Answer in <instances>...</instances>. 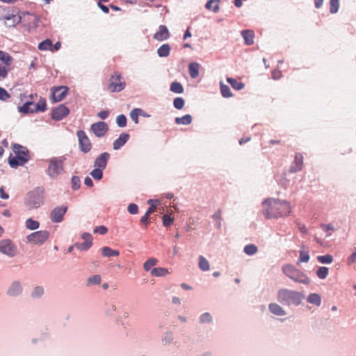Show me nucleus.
Here are the masks:
<instances>
[{
	"label": "nucleus",
	"mask_w": 356,
	"mask_h": 356,
	"mask_svg": "<svg viewBox=\"0 0 356 356\" xmlns=\"http://www.w3.org/2000/svg\"><path fill=\"white\" fill-rule=\"evenodd\" d=\"M169 37L170 33L168 29L164 25L159 26V31L154 35V38L158 41L167 40Z\"/></svg>",
	"instance_id": "f3484780"
},
{
	"label": "nucleus",
	"mask_w": 356,
	"mask_h": 356,
	"mask_svg": "<svg viewBox=\"0 0 356 356\" xmlns=\"http://www.w3.org/2000/svg\"><path fill=\"white\" fill-rule=\"evenodd\" d=\"M79 140V145L81 152L83 153L89 152L92 149V144L86 134L83 130H79L76 132Z\"/></svg>",
	"instance_id": "1a4fd4ad"
},
{
	"label": "nucleus",
	"mask_w": 356,
	"mask_h": 356,
	"mask_svg": "<svg viewBox=\"0 0 356 356\" xmlns=\"http://www.w3.org/2000/svg\"><path fill=\"white\" fill-rule=\"evenodd\" d=\"M220 92L222 96L225 98L232 97V93L230 90V88L228 86L224 84L222 81L220 83Z\"/></svg>",
	"instance_id": "72a5a7b5"
},
{
	"label": "nucleus",
	"mask_w": 356,
	"mask_h": 356,
	"mask_svg": "<svg viewBox=\"0 0 356 356\" xmlns=\"http://www.w3.org/2000/svg\"><path fill=\"white\" fill-rule=\"evenodd\" d=\"M53 44L51 40L46 39L44 41L41 42L38 45V49L40 51H45V50H50L51 51H54L53 49Z\"/></svg>",
	"instance_id": "c756f323"
},
{
	"label": "nucleus",
	"mask_w": 356,
	"mask_h": 356,
	"mask_svg": "<svg viewBox=\"0 0 356 356\" xmlns=\"http://www.w3.org/2000/svg\"><path fill=\"white\" fill-rule=\"evenodd\" d=\"M47 108V103L44 98H40L38 103L27 102L19 107V111L23 113L43 112Z\"/></svg>",
	"instance_id": "39448f33"
},
{
	"label": "nucleus",
	"mask_w": 356,
	"mask_h": 356,
	"mask_svg": "<svg viewBox=\"0 0 356 356\" xmlns=\"http://www.w3.org/2000/svg\"><path fill=\"white\" fill-rule=\"evenodd\" d=\"M13 151L15 156L8 158V163L12 168H17L19 165H23L29 160V152L26 147L19 144L13 145Z\"/></svg>",
	"instance_id": "7ed1b4c3"
},
{
	"label": "nucleus",
	"mask_w": 356,
	"mask_h": 356,
	"mask_svg": "<svg viewBox=\"0 0 356 356\" xmlns=\"http://www.w3.org/2000/svg\"><path fill=\"white\" fill-rule=\"evenodd\" d=\"M68 88L66 86H58L54 89L52 99L54 102H58L62 101L68 93Z\"/></svg>",
	"instance_id": "4468645a"
},
{
	"label": "nucleus",
	"mask_w": 356,
	"mask_h": 356,
	"mask_svg": "<svg viewBox=\"0 0 356 356\" xmlns=\"http://www.w3.org/2000/svg\"><path fill=\"white\" fill-rule=\"evenodd\" d=\"M110 159V154L108 152L102 153L95 161L94 166L95 168L104 170L106 167L107 162Z\"/></svg>",
	"instance_id": "2eb2a0df"
},
{
	"label": "nucleus",
	"mask_w": 356,
	"mask_h": 356,
	"mask_svg": "<svg viewBox=\"0 0 356 356\" xmlns=\"http://www.w3.org/2000/svg\"><path fill=\"white\" fill-rule=\"evenodd\" d=\"M158 260L155 258H149L143 264V268L145 271H149L152 267L157 264Z\"/></svg>",
	"instance_id": "e433bc0d"
},
{
	"label": "nucleus",
	"mask_w": 356,
	"mask_h": 356,
	"mask_svg": "<svg viewBox=\"0 0 356 356\" xmlns=\"http://www.w3.org/2000/svg\"><path fill=\"white\" fill-rule=\"evenodd\" d=\"M102 255L106 257H117L119 256L120 252L117 250H112L109 247H104L102 248Z\"/></svg>",
	"instance_id": "cd10ccee"
},
{
	"label": "nucleus",
	"mask_w": 356,
	"mask_h": 356,
	"mask_svg": "<svg viewBox=\"0 0 356 356\" xmlns=\"http://www.w3.org/2000/svg\"><path fill=\"white\" fill-rule=\"evenodd\" d=\"M356 261V248L355 251L351 254V255L348 259V264L349 265L355 263Z\"/></svg>",
	"instance_id": "0e129e2a"
},
{
	"label": "nucleus",
	"mask_w": 356,
	"mask_h": 356,
	"mask_svg": "<svg viewBox=\"0 0 356 356\" xmlns=\"http://www.w3.org/2000/svg\"><path fill=\"white\" fill-rule=\"evenodd\" d=\"M185 102L181 97H176L173 101V105L177 109H181L184 106Z\"/></svg>",
	"instance_id": "de8ad7c7"
},
{
	"label": "nucleus",
	"mask_w": 356,
	"mask_h": 356,
	"mask_svg": "<svg viewBox=\"0 0 356 356\" xmlns=\"http://www.w3.org/2000/svg\"><path fill=\"white\" fill-rule=\"evenodd\" d=\"M140 113H143L141 108H134L130 112V117L136 124L138 123V116L140 115Z\"/></svg>",
	"instance_id": "58836bf2"
},
{
	"label": "nucleus",
	"mask_w": 356,
	"mask_h": 356,
	"mask_svg": "<svg viewBox=\"0 0 356 356\" xmlns=\"http://www.w3.org/2000/svg\"><path fill=\"white\" fill-rule=\"evenodd\" d=\"M270 312L276 316H284L286 312L284 309L277 303H270L268 305Z\"/></svg>",
	"instance_id": "aec40b11"
},
{
	"label": "nucleus",
	"mask_w": 356,
	"mask_h": 356,
	"mask_svg": "<svg viewBox=\"0 0 356 356\" xmlns=\"http://www.w3.org/2000/svg\"><path fill=\"white\" fill-rule=\"evenodd\" d=\"M199 267L203 271L209 270V261L203 256H200L199 257Z\"/></svg>",
	"instance_id": "c9c22d12"
},
{
	"label": "nucleus",
	"mask_w": 356,
	"mask_h": 356,
	"mask_svg": "<svg viewBox=\"0 0 356 356\" xmlns=\"http://www.w3.org/2000/svg\"><path fill=\"white\" fill-rule=\"evenodd\" d=\"M127 210H128L129 213L131 214H136L138 212V207L137 204H136L134 203H131V204H129V206L127 207Z\"/></svg>",
	"instance_id": "4d7b16f0"
},
{
	"label": "nucleus",
	"mask_w": 356,
	"mask_h": 356,
	"mask_svg": "<svg viewBox=\"0 0 356 356\" xmlns=\"http://www.w3.org/2000/svg\"><path fill=\"white\" fill-rule=\"evenodd\" d=\"M103 170L101 168H95L91 172V176L96 180H99L103 176Z\"/></svg>",
	"instance_id": "49530a36"
},
{
	"label": "nucleus",
	"mask_w": 356,
	"mask_h": 356,
	"mask_svg": "<svg viewBox=\"0 0 356 356\" xmlns=\"http://www.w3.org/2000/svg\"><path fill=\"white\" fill-rule=\"evenodd\" d=\"M11 68L6 65H1L0 64V78L5 79L8 76V73L10 71Z\"/></svg>",
	"instance_id": "3c124183"
},
{
	"label": "nucleus",
	"mask_w": 356,
	"mask_h": 356,
	"mask_svg": "<svg viewBox=\"0 0 356 356\" xmlns=\"http://www.w3.org/2000/svg\"><path fill=\"white\" fill-rule=\"evenodd\" d=\"M316 275L320 279H325L328 275V268L321 266L317 269Z\"/></svg>",
	"instance_id": "37998d69"
},
{
	"label": "nucleus",
	"mask_w": 356,
	"mask_h": 356,
	"mask_svg": "<svg viewBox=\"0 0 356 356\" xmlns=\"http://www.w3.org/2000/svg\"><path fill=\"white\" fill-rule=\"evenodd\" d=\"M317 259L319 262L322 264H331L333 261V257L331 254H325L322 256H318Z\"/></svg>",
	"instance_id": "c03bdc74"
},
{
	"label": "nucleus",
	"mask_w": 356,
	"mask_h": 356,
	"mask_svg": "<svg viewBox=\"0 0 356 356\" xmlns=\"http://www.w3.org/2000/svg\"><path fill=\"white\" fill-rule=\"evenodd\" d=\"M40 223L37 220H34L32 218H29L26 221V227L29 229H36L39 227Z\"/></svg>",
	"instance_id": "ea45409f"
},
{
	"label": "nucleus",
	"mask_w": 356,
	"mask_h": 356,
	"mask_svg": "<svg viewBox=\"0 0 356 356\" xmlns=\"http://www.w3.org/2000/svg\"><path fill=\"white\" fill-rule=\"evenodd\" d=\"M107 232L108 229L104 225L98 226L94 229V233H99L102 235L106 234Z\"/></svg>",
	"instance_id": "680f3d73"
},
{
	"label": "nucleus",
	"mask_w": 356,
	"mask_h": 356,
	"mask_svg": "<svg viewBox=\"0 0 356 356\" xmlns=\"http://www.w3.org/2000/svg\"><path fill=\"white\" fill-rule=\"evenodd\" d=\"M200 65L197 63H192L188 66L190 76L193 79H195L199 75Z\"/></svg>",
	"instance_id": "393cba45"
},
{
	"label": "nucleus",
	"mask_w": 356,
	"mask_h": 356,
	"mask_svg": "<svg viewBox=\"0 0 356 356\" xmlns=\"http://www.w3.org/2000/svg\"><path fill=\"white\" fill-rule=\"evenodd\" d=\"M175 123L177 124H190L192 122V117L189 114H186L182 117H177L175 120Z\"/></svg>",
	"instance_id": "bb28decb"
},
{
	"label": "nucleus",
	"mask_w": 356,
	"mask_h": 356,
	"mask_svg": "<svg viewBox=\"0 0 356 356\" xmlns=\"http://www.w3.org/2000/svg\"><path fill=\"white\" fill-rule=\"evenodd\" d=\"M282 272L292 280L309 284L310 283L309 278L300 270L296 268L291 264H286L282 266Z\"/></svg>",
	"instance_id": "20e7f679"
},
{
	"label": "nucleus",
	"mask_w": 356,
	"mask_h": 356,
	"mask_svg": "<svg viewBox=\"0 0 356 356\" xmlns=\"http://www.w3.org/2000/svg\"><path fill=\"white\" fill-rule=\"evenodd\" d=\"M222 211L220 209H218L215 213L212 216L213 218L217 222L218 227H220Z\"/></svg>",
	"instance_id": "bf43d9fd"
},
{
	"label": "nucleus",
	"mask_w": 356,
	"mask_h": 356,
	"mask_svg": "<svg viewBox=\"0 0 356 356\" xmlns=\"http://www.w3.org/2000/svg\"><path fill=\"white\" fill-rule=\"evenodd\" d=\"M126 87V82L120 73L115 72L109 79L108 90L111 92H119Z\"/></svg>",
	"instance_id": "423d86ee"
},
{
	"label": "nucleus",
	"mask_w": 356,
	"mask_h": 356,
	"mask_svg": "<svg viewBox=\"0 0 356 356\" xmlns=\"http://www.w3.org/2000/svg\"><path fill=\"white\" fill-rule=\"evenodd\" d=\"M307 300L308 302L316 305L317 306H320L321 303V298L317 293L309 294L307 298Z\"/></svg>",
	"instance_id": "7c9ffc66"
},
{
	"label": "nucleus",
	"mask_w": 356,
	"mask_h": 356,
	"mask_svg": "<svg viewBox=\"0 0 356 356\" xmlns=\"http://www.w3.org/2000/svg\"><path fill=\"white\" fill-rule=\"evenodd\" d=\"M0 60L3 63V65H6L7 67H10L13 58L8 53L0 51Z\"/></svg>",
	"instance_id": "b1692460"
},
{
	"label": "nucleus",
	"mask_w": 356,
	"mask_h": 356,
	"mask_svg": "<svg viewBox=\"0 0 356 356\" xmlns=\"http://www.w3.org/2000/svg\"><path fill=\"white\" fill-rule=\"evenodd\" d=\"M227 81L232 86V87L236 90H240L245 86L244 83L238 81L236 79L233 78H227Z\"/></svg>",
	"instance_id": "473e14b6"
},
{
	"label": "nucleus",
	"mask_w": 356,
	"mask_h": 356,
	"mask_svg": "<svg viewBox=\"0 0 356 356\" xmlns=\"http://www.w3.org/2000/svg\"><path fill=\"white\" fill-rule=\"evenodd\" d=\"M218 3L219 0H209L206 3L205 7L207 10H212L214 13H217L220 9Z\"/></svg>",
	"instance_id": "2f4dec72"
},
{
	"label": "nucleus",
	"mask_w": 356,
	"mask_h": 356,
	"mask_svg": "<svg viewBox=\"0 0 356 356\" xmlns=\"http://www.w3.org/2000/svg\"><path fill=\"white\" fill-rule=\"evenodd\" d=\"M70 113L69 108L64 104H60L52 110L51 118L55 120H60L65 118Z\"/></svg>",
	"instance_id": "f8f14e48"
},
{
	"label": "nucleus",
	"mask_w": 356,
	"mask_h": 356,
	"mask_svg": "<svg viewBox=\"0 0 356 356\" xmlns=\"http://www.w3.org/2000/svg\"><path fill=\"white\" fill-rule=\"evenodd\" d=\"M108 115L109 112L108 111H101L97 113V116L102 120L106 119Z\"/></svg>",
	"instance_id": "69168bd1"
},
{
	"label": "nucleus",
	"mask_w": 356,
	"mask_h": 356,
	"mask_svg": "<svg viewBox=\"0 0 356 356\" xmlns=\"http://www.w3.org/2000/svg\"><path fill=\"white\" fill-rule=\"evenodd\" d=\"M170 273L167 268H154L151 270V274L155 277H161L168 275Z\"/></svg>",
	"instance_id": "c85d7f7f"
},
{
	"label": "nucleus",
	"mask_w": 356,
	"mask_h": 356,
	"mask_svg": "<svg viewBox=\"0 0 356 356\" xmlns=\"http://www.w3.org/2000/svg\"><path fill=\"white\" fill-rule=\"evenodd\" d=\"M49 233L45 230H40L31 233L27 236V240L35 245L44 243L49 238Z\"/></svg>",
	"instance_id": "6e6552de"
},
{
	"label": "nucleus",
	"mask_w": 356,
	"mask_h": 356,
	"mask_svg": "<svg viewBox=\"0 0 356 356\" xmlns=\"http://www.w3.org/2000/svg\"><path fill=\"white\" fill-rule=\"evenodd\" d=\"M172 212L170 215L165 214L162 216L163 225L165 227H170L173 224L174 216H171Z\"/></svg>",
	"instance_id": "4c0bfd02"
},
{
	"label": "nucleus",
	"mask_w": 356,
	"mask_h": 356,
	"mask_svg": "<svg viewBox=\"0 0 356 356\" xmlns=\"http://www.w3.org/2000/svg\"><path fill=\"white\" fill-rule=\"evenodd\" d=\"M75 248L80 250H88L92 245L90 244L89 242H83V243H74Z\"/></svg>",
	"instance_id": "09e8293b"
},
{
	"label": "nucleus",
	"mask_w": 356,
	"mask_h": 356,
	"mask_svg": "<svg viewBox=\"0 0 356 356\" xmlns=\"http://www.w3.org/2000/svg\"><path fill=\"white\" fill-rule=\"evenodd\" d=\"M241 35L244 39L245 44L251 45L254 43V33L253 31L243 30L241 31Z\"/></svg>",
	"instance_id": "6ab92c4d"
},
{
	"label": "nucleus",
	"mask_w": 356,
	"mask_h": 356,
	"mask_svg": "<svg viewBox=\"0 0 356 356\" xmlns=\"http://www.w3.org/2000/svg\"><path fill=\"white\" fill-rule=\"evenodd\" d=\"M22 291L21 284L17 282H15L10 286L8 293L11 296H17L22 293Z\"/></svg>",
	"instance_id": "4be33fe9"
},
{
	"label": "nucleus",
	"mask_w": 356,
	"mask_h": 356,
	"mask_svg": "<svg viewBox=\"0 0 356 356\" xmlns=\"http://www.w3.org/2000/svg\"><path fill=\"white\" fill-rule=\"evenodd\" d=\"M257 247L254 244L247 245L244 248V252L248 255H253L257 253Z\"/></svg>",
	"instance_id": "a19ab883"
},
{
	"label": "nucleus",
	"mask_w": 356,
	"mask_h": 356,
	"mask_svg": "<svg viewBox=\"0 0 356 356\" xmlns=\"http://www.w3.org/2000/svg\"><path fill=\"white\" fill-rule=\"evenodd\" d=\"M272 76L274 79H279L282 76V72L280 70H273Z\"/></svg>",
	"instance_id": "338daca9"
},
{
	"label": "nucleus",
	"mask_w": 356,
	"mask_h": 356,
	"mask_svg": "<svg viewBox=\"0 0 356 356\" xmlns=\"http://www.w3.org/2000/svg\"><path fill=\"white\" fill-rule=\"evenodd\" d=\"M116 122L120 127H124L127 125V118L124 115H119L116 118Z\"/></svg>",
	"instance_id": "8fccbe9b"
},
{
	"label": "nucleus",
	"mask_w": 356,
	"mask_h": 356,
	"mask_svg": "<svg viewBox=\"0 0 356 356\" xmlns=\"http://www.w3.org/2000/svg\"><path fill=\"white\" fill-rule=\"evenodd\" d=\"M63 171V161L57 158H53L49 161V165L47 173L51 177H56Z\"/></svg>",
	"instance_id": "0eeeda50"
},
{
	"label": "nucleus",
	"mask_w": 356,
	"mask_h": 356,
	"mask_svg": "<svg viewBox=\"0 0 356 356\" xmlns=\"http://www.w3.org/2000/svg\"><path fill=\"white\" fill-rule=\"evenodd\" d=\"M310 257L309 254V251L306 250V248L304 245H302L301 250H300L299 259L298 260L297 264H300V263H307L309 261Z\"/></svg>",
	"instance_id": "412c9836"
},
{
	"label": "nucleus",
	"mask_w": 356,
	"mask_h": 356,
	"mask_svg": "<svg viewBox=\"0 0 356 356\" xmlns=\"http://www.w3.org/2000/svg\"><path fill=\"white\" fill-rule=\"evenodd\" d=\"M44 293V289L42 286H36L33 293L32 296L33 297H40Z\"/></svg>",
	"instance_id": "13d9d810"
},
{
	"label": "nucleus",
	"mask_w": 356,
	"mask_h": 356,
	"mask_svg": "<svg viewBox=\"0 0 356 356\" xmlns=\"http://www.w3.org/2000/svg\"><path fill=\"white\" fill-rule=\"evenodd\" d=\"M81 181L79 177L73 176L72 178V187L74 190H77L80 187Z\"/></svg>",
	"instance_id": "864d4df0"
},
{
	"label": "nucleus",
	"mask_w": 356,
	"mask_h": 356,
	"mask_svg": "<svg viewBox=\"0 0 356 356\" xmlns=\"http://www.w3.org/2000/svg\"><path fill=\"white\" fill-rule=\"evenodd\" d=\"M303 165V156L300 153H296L295 155V159L293 162L291 168L290 172H296L298 171H300L302 168Z\"/></svg>",
	"instance_id": "dca6fc26"
},
{
	"label": "nucleus",
	"mask_w": 356,
	"mask_h": 356,
	"mask_svg": "<svg viewBox=\"0 0 356 356\" xmlns=\"http://www.w3.org/2000/svg\"><path fill=\"white\" fill-rule=\"evenodd\" d=\"M171 47L168 44H162L157 50L158 55L160 57H167L170 54Z\"/></svg>",
	"instance_id": "a878e982"
},
{
	"label": "nucleus",
	"mask_w": 356,
	"mask_h": 356,
	"mask_svg": "<svg viewBox=\"0 0 356 356\" xmlns=\"http://www.w3.org/2000/svg\"><path fill=\"white\" fill-rule=\"evenodd\" d=\"M170 90L172 92L181 94L184 92V88L179 82L173 81L170 85Z\"/></svg>",
	"instance_id": "f704fd0d"
},
{
	"label": "nucleus",
	"mask_w": 356,
	"mask_h": 356,
	"mask_svg": "<svg viewBox=\"0 0 356 356\" xmlns=\"http://www.w3.org/2000/svg\"><path fill=\"white\" fill-rule=\"evenodd\" d=\"M263 213L268 219L287 216L291 212L289 202L279 199H266L263 202Z\"/></svg>",
	"instance_id": "f257e3e1"
},
{
	"label": "nucleus",
	"mask_w": 356,
	"mask_h": 356,
	"mask_svg": "<svg viewBox=\"0 0 356 356\" xmlns=\"http://www.w3.org/2000/svg\"><path fill=\"white\" fill-rule=\"evenodd\" d=\"M5 24L8 26H14L21 21V16L19 15H11L5 17Z\"/></svg>",
	"instance_id": "5701e85b"
},
{
	"label": "nucleus",
	"mask_w": 356,
	"mask_h": 356,
	"mask_svg": "<svg viewBox=\"0 0 356 356\" xmlns=\"http://www.w3.org/2000/svg\"><path fill=\"white\" fill-rule=\"evenodd\" d=\"M330 12L332 14L336 13L339 10V0H330Z\"/></svg>",
	"instance_id": "a18cd8bd"
},
{
	"label": "nucleus",
	"mask_w": 356,
	"mask_h": 356,
	"mask_svg": "<svg viewBox=\"0 0 356 356\" xmlns=\"http://www.w3.org/2000/svg\"><path fill=\"white\" fill-rule=\"evenodd\" d=\"M129 138V135L128 134H121L120 137L113 142V149H119L127 142Z\"/></svg>",
	"instance_id": "a211bd4d"
},
{
	"label": "nucleus",
	"mask_w": 356,
	"mask_h": 356,
	"mask_svg": "<svg viewBox=\"0 0 356 356\" xmlns=\"http://www.w3.org/2000/svg\"><path fill=\"white\" fill-rule=\"evenodd\" d=\"M108 125L104 122H98L91 125V131L97 137L104 136L108 131Z\"/></svg>",
	"instance_id": "ddd939ff"
},
{
	"label": "nucleus",
	"mask_w": 356,
	"mask_h": 356,
	"mask_svg": "<svg viewBox=\"0 0 356 356\" xmlns=\"http://www.w3.org/2000/svg\"><path fill=\"white\" fill-rule=\"evenodd\" d=\"M101 276L99 275H95L88 277V285H97L101 283Z\"/></svg>",
	"instance_id": "79ce46f5"
},
{
	"label": "nucleus",
	"mask_w": 356,
	"mask_h": 356,
	"mask_svg": "<svg viewBox=\"0 0 356 356\" xmlns=\"http://www.w3.org/2000/svg\"><path fill=\"white\" fill-rule=\"evenodd\" d=\"M153 200H149L147 201V203L148 204L150 205V207L148 208V209L147 210V211L145 212V213H147V215H149L150 216L152 213H154L156 209V205L154 204H153Z\"/></svg>",
	"instance_id": "5fc2aeb1"
},
{
	"label": "nucleus",
	"mask_w": 356,
	"mask_h": 356,
	"mask_svg": "<svg viewBox=\"0 0 356 356\" xmlns=\"http://www.w3.org/2000/svg\"><path fill=\"white\" fill-rule=\"evenodd\" d=\"M10 97L9 93L4 88L0 87V99L6 101Z\"/></svg>",
	"instance_id": "6e6d98bb"
},
{
	"label": "nucleus",
	"mask_w": 356,
	"mask_h": 356,
	"mask_svg": "<svg viewBox=\"0 0 356 356\" xmlns=\"http://www.w3.org/2000/svg\"><path fill=\"white\" fill-rule=\"evenodd\" d=\"M81 238L85 240V242H89L90 245L92 244V236L89 233H83Z\"/></svg>",
	"instance_id": "e2e57ef3"
},
{
	"label": "nucleus",
	"mask_w": 356,
	"mask_h": 356,
	"mask_svg": "<svg viewBox=\"0 0 356 356\" xmlns=\"http://www.w3.org/2000/svg\"><path fill=\"white\" fill-rule=\"evenodd\" d=\"M200 321L202 323H210L212 321V317L209 312H206L201 315Z\"/></svg>",
	"instance_id": "603ef678"
},
{
	"label": "nucleus",
	"mask_w": 356,
	"mask_h": 356,
	"mask_svg": "<svg viewBox=\"0 0 356 356\" xmlns=\"http://www.w3.org/2000/svg\"><path fill=\"white\" fill-rule=\"evenodd\" d=\"M0 197L3 200H7L9 197L8 194L5 193L4 189L2 187L0 188Z\"/></svg>",
	"instance_id": "774afa93"
},
{
	"label": "nucleus",
	"mask_w": 356,
	"mask_h": 356,
	"mask_svg": "<svg viewBox=\"0 0 356 356\" xmlns=\"http://www.w3.org/2000/svg\"><path fill=\"white\" fill-rule=\"evenodd\" d=\"M150 216L147 215V213H145L143 216L140 218V222L142 224H144L145 225V229H147V225L150 222Z\"/></svg>",
	"instance_id": "052dcab7"
},
{
	"label": "nucleus",
	"mask_w": 356,
	"mask_h": 356,
	"mask_svg": "<svg viewBox=\"0 0 356 356\" xmlns=\"http://www.w3.org/2000/svg\"><path fill=\"white\" fill-rule=\"evenodd\" d=\"M303 298L304 296L301 293L287 289H280L277 292V300L284 305L298 306L301 303Z\"/></svg>",
	"instance_id": "f03ea898"
},
{
	"label": "nucleus",
	"mask_w": 356,
	"mask_h": 356,
	"mask_svg": "<svg viewBox=\"0 0 356 356\" xmlns=\"http://www.w3.org/2000/svg\"><path fill=\"white\" fill-rule=\"evenodd\" d=\"M17 248L10 239H4L0 241V252L9 257L16 254Z\"/></svg>",
	"instance_id": "9d476101"
},
{
	"label": "nucleus",
	"mask_w": 356,
	"mask_h": 356,
	"mask_svg": "<svg viewBox=\"0 0 356 356\" xmlns=\"http://www.w3.org/2000/svg\"><path fill=\"white\" fill-rule=\"evenodd\" d=\"M67 211V207L62 205L54 208L51 213L50 218L53 222H60L63 220V216Z\"/></svg>",
	"instance_id": "9b49d317"
}]
</instances>
